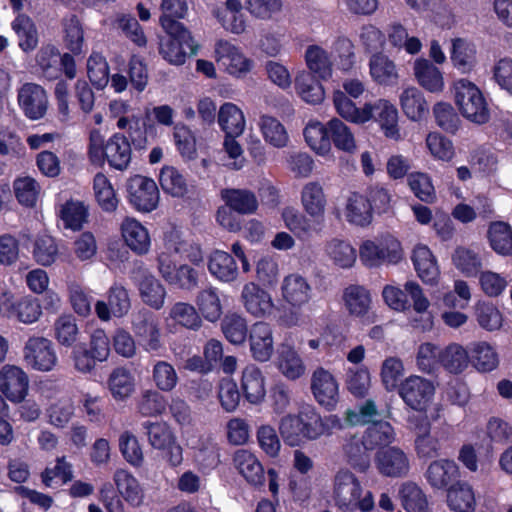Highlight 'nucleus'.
I'll return each instance as SVG.
<instances>
[{
    "instance_id": "nucleus-6",
    "label": "nucleus",
    "mask_w": 512,
    "mask_h": 512,
    "mask_svg": "<svg viewBox=\"0 0 512 512\" xmlns=\"http://www.w3.org/2000/svg\"><path fill=\"white\" fill-rule=\"evenodd\" d=\"M36 62L42 75L49 81L59 80L55 87L59 113H64V79L60 78L64 71V55L52 44L43 45L36 55Z\"/></svg>"
},
{
    "instance_id": "nucleus-30",
    "label": "nucleus",
    "mask_w": 512,
    "mask_h": 512,
    "mask_svg": "<svg viewBox=\"0 0 512 512\" xmlns=\"http://www.w3.org/2000/svg\"><path fill=\"white\" fill-rule=\"evenodd\" d=\"M458 475V466L453 460L440 459L431 462L425 472L427 482L435 489L447 488Z\"/></svg>"
},
{
    "instance_id": "nucleus-52",
    "label": "nucleus",
    "mask_w": 512,
    "mask_h": 512,
    "mask_svg": "<svg viewBox=\"0 0 512 512\" xmlns=\"http://www.w3.org/2000/svg\"><path fill=\"white\" fill-rule=\"evenodd\" d=\"M402 506L407 512H429L426 495L413 482H405L399 490Z\"/></svg>"
},
{
    "instance_id": "nucleus-56",
    "label": "nucleus",
    "mask_w": 512,
    "mask_h": 512,
    "mask_svg": "<svg viewBox=\"0 0 512 512\" xmlns=\"http://www.w3.org/2000/svg\"><path fill=\"white\" fill-rule=\"evenodd\" d=\"M159 183L163 191L173 197H183L188 192L185 177L173 166H164L161 169Z\"/></svg>"
},
{
    "instance_id": "nucleus-44",
    "label": "nucleus",
    "mask_w": 512,
    "mask_h": 512,
    "mask_svg": "<svg viewBox=\"0 0 512 512\" xmlns=\"http://www.w3.org/2000/svg\"><path fill=\"white\" fill-rule=\"evenodd\" d=\"M320 80L306 71L297 75L295 79L296 89L301 98L307 103L319 104L323 101L325 92Z\"/></svg>"
},
{
    "instance_id": "nucleus-22",
    "label": "nucleus",
    "mask_w": 512,
    "mask_h": 512,
    "mask_svg": "<svg viewBox=\"0 0 512 512\" xmlns=\"http://www.w3.org/2000/svg\"><path fill=\"white\" fill-rule=\"evenodd\" d=\"M217 62L231 75L240 76L250 71L252 62L232 44L219 41L215 50Z\"/></svg>"
},
{
    "instance_id": "nucleus-60",
    "label": "nucleus",
    "mask_w": 512,
    "mask_h": 512,
    "mask_svg": "<svg viewBox=\"0 0 512 512\" xmlns=\"http://www.w3.org/2000/svg\"><path fill=\"white\" fill-rule=\"evenodd\" d=\"M93 190L99 206L106 212L117 208L118 200L115 191L103 173H97L93 180Z\"/></svg>"
},
{
    "instance_id": "nucleus-5",
    "label": "nucleus",
    "mask_w": 512,
    "mask_h": 512,
    "mask_svg": "<svg viewBox=\"0 0 512 512\" xmlns=\"http://www.w3.org/2000/svg\"><path fill=\"white\" fill-rule=\"evenodd\" d=\"M359 256L367 267H378L400 262L403 258V250L395 237L387 235L378 242L365 241L360 247Z\"/></svg>"
},
{
    "instance_id": "nucleus-51",
    "label": "nucleus",
    "mask_w": 512,
    "mask_h": 512,
    "mask_svg": "<svg viewBox=\"0 0 512 512\" xmlns=\"http://www.w3.org/2000/svg\"><path fill=\"white\" fill-rule=\"evenodd\" d=\"M164 249L172 252L175 257L179 256L195 264L203 259L201 248L197 244L181 239L176 233H171L165 238Z\"/></svg>"
},
{
    "instance_id": "nucleus-55",
    "label": "nucleus",
    "mask_w": 512,
    "mask_h": 512,
    "mask_svg": "<svg viewBox=\"0 0 512 512\" xmlns=\"http://www.w3.org/2000/svg\"><path fill=\"white\" fill-rule=\"evenodd\" d=\"M169 318L176 324L190 329L198 330L202 319L196 308L187 302H176L169 310Z\"/></svg>"
},
{
    "instance_id": "nucleus-62",
    "label": "nucleus",
    "mask_w": 512,
    "mask_h": 512,
    "mask_svg": "<svg viewBox=\"0 0 512 512\" xmlns=\"http://www.w3.org/2000/svg\"><path fill=\"white\" fill-rule=\"evenodd\" d=\"M13 189L19 204L29 208L36 205L40 186L34 178L29 176L16 178L13 182Z\"/></svg>"
},
{
    "instance_id": "nucleus-13",
    "label": "nucleus",
    "mask_w": 512,
    "mask_h": 512,
    "mask_svg": "<svg viewBox=\"0 0 512 512\" xmlns=\"http://www.w3.org/2000/svg\"><path fill=\"white\" fill-rule=\"evenodd\" d=\"M107 301H97L95 311L97 316L103 320H110L111 316L122 317L131 308V300L126 287L119 282H114L106 293Z\"/></svg>"
},
{
    "instance_id": "nucleus-37",
    "label": "nucleus",
    "mask_w": 512,
    "mask_h": 512,
    "mask_svg": "<svg viewBox=\"0 0 512 512\" xmlns=\"http://www.w3.org/2000/svg\"><path fill=\"white\" fill-rule=\"evenodd\" d=\"M448 506L456 512H472L475 507V494L472 486L458 481L447 490Z\"/></svg>"
},
{
    "instance_id": "nucleus-49",
    "label": "nucleus",
    "mask_w": 512,
    "mask_h": 512,
    "mask_svg": "<svg viewBox=\"0 0 512 512\" xmlns=\"http://www.w3.org/2000/svg\"><path fill=\"white\" fill-rule=\"evenodd\" d=\"M259 126L264 140L275 148H284L289 142V135L283 124L275 117L263 115Z\"/></svg>"
},
{
    "instance_id": "nucleus-47",
    "label": "nucleus",
    "mask_w": 512,
    "mask_h": 512,
    "mask_svg": "<svg viewBox=\"0 0 512 512\" xmlns=\"http://www.w3.org/2000/svg\"><path fill=\"white\" fill-rule=\"evenodd\" d=\"M343 299L351 315L363 317L370 309L371 296L363 286L350 285L344 290Z\"/></svg>"
},
{
    "instance_id": "nucleus-43",
    "label": "nucleus",
    "mask_w": 512,
    "mask_h": 512,
    "mask_svg": "<svg viewBox=\"0 0 512 512\" xmlns=\"http://www.w3.org/2000/svg\"><path fill=\"white\" fill-rule=\"evenodd\" d=\"M414 74L419 84L430 92L443 89V77L437 67L426 59H418L414 64Z\"/></svg>"
},
{
    "instance_id": "nucleus-39",
    "label": "nucleus",
    "mask_w": 512,
    "mask_h": 512,
    "mask_svg": "<svg viewBox=\"0 0 512 512\" xmlns=\"http://www.w3.org/2000/svg\"><path fill=\"white\" fill-rule=\"evenodd\" d=\"M370 74L380 85H395L399 75L395 63L388 56L377 53L369 61Z\"/></svg>"
},
{
    "instance_id": "nucleus-40",
    "label": "nucleus",
    "mask_w": 512,
    "mask_h": 512,
    "mask_svg": "<svg viewBox=\"0 0 512 512\" xmlns=\"http://www.w3.org/2000/svg\"><path fill=\"white\" fill-rule=\"evenodd\" d=\"M333 104L336 112L346 121L363 124L368 121L367 103L362 107H356L355 103L342 90L333 92Z\"/></svg>"
},
{
    "instance_id": "nucleus-8",
    "label": "nucleus",
    "mask_w": 512,
    "mask_h": 512,
    "mask_svg": "<svg viewBox=\"0 0 512 512\" xmlns=\"http://www.w3.org/2000/svg\"><path fill=\"white\" fill-rule=\"evenodd\" d=\"M431 381L416 375L406 378L398 388V394L404 403L416 412H426L434 395Z\"/></svg>"
},
{
    "instance_id": "nucleus-18",
    "label": "nucleus",
    "mask_w": 512,
    "mask_h": 512,
    "mask_svg": "<svg viewBox=\"0 0 512 512\" xmlns=\"http://www.w3.org/2000/svg\"><path fill=\"white\" fill-rule=\"evenodd\" d=\"M368 121L374 119L379 123L386 137L398 140L400 132L398 127V111L387 100L380 99L375 103H367Z\"/></svg>"
},
{
    "instance_id": "nucleus-14",
    "label": "nucleus",
    "mask_w": 512,
    "mask_h": 512,
    "mask_svg": "<svg viewBox=\"0 0 512 512\" xmlns=\"http://www.w3.org/2000/svg\"><path fill=\"white\" fill-rule=\"evenodd\" d=\"M311 391L316 401L327 410H333L339 401V386L331 372L316 368L311 375Z\"/></svg>"
},
{
    "instance_id": "nucleus-28",
    "label": "nucleus",
    "mask_w": 512,
    "mask_h": 512,
    "mask_svg": "<svg viewBox=\"0 0 512 512\" xmlns=\"http://www.w3.org/2000/svg\"><path fill=\"white\" fill-rule=\"evenodd\" d=\"M282 219L285 226L302 240L309 239L314 233L321 231L322 224H316L313 218H307V216L293 207L283 209Z\"/></svg>"
},
{
    "instance_id": "nucleus-59",
    "label": "nucleus",
    "mask_w": 512,
    "mask_h": 512,
    "mask_svg": "<svg viewBox=\"0 0 512 512\" xmlns=\"http://www.w3.org/2000/svg\"><path fill=\"white\" fill-rule=\"evenodd\" d=\"M451 60L460 71L469 72L476 62L474 45L463 39H455L452 43Z\"/></svg>"
},
{
    "instance_id": "nucleus-9",
    "label": "nucleus",
    "mask_w": 512,
    "mask_h": 512,
    "mask_svg": "<svg viewBox=\"0 0 512 512\" xmlns=\"http://www.w3.org/2000/svg\"><path fill=\"white\" fill-rule=\"evenodd\" d=\"M130 277L138 286L140 297L145 304L156 310L163 307L166 290L159 280L144 267L142 262L135 263L130 272Z\"/></svg>"
},
{
    "instance_id": "nucleus-57",
    "label": "nucleus",
    "mask_w": 512,
    "mask_h": 512,
    "mask_svg": "<svg viewBox=\"0 0 512 512\" xmlns=\"http://www.w3.org/2000/svg\"><path fill=\"white\" fill-rule=\"evenodd\" d=\"M492 249L501 255H512V230L504 222L492 223L488 230Z\"/></svg>"
},
{
    "instance_id": "nucleus-19",
    "label": "nucleus",
    "mask_w": 512,
    "mask_h": 512,
    "mask_svg": "<svg viewBox=\"0 0 512 512\" xmlns=\"http://www.w3.org/2000/svg\"><path fill=\"white\" fill-rule=\"evenodd\" d=\"M252 357L258 362H267L274 352L273 329L266 322H256L249 331Z\"/></svg>"
},
{
    "instance_id": "nucleus-42",
    "label": "nucleus",
    "mask_w": 512,
    "mask_h": 512,
    "mask_svg": "<svg viewBox=\"0 0 512 512\" xmlns=\"http://www.w3.org/2000/svg\"><path fill=\"white\" fill-rule=\"evenodd\" d=\"M347 220L358 226H367L372 221V205L359 193H351L346 204Z\"/></svg>"
},
{
    "instance_id": "nucleus-54",
    "label": "nucleus",
    "mask_w": 512,
    "mask_h": 512,
    "mask_svg": "<svg viewBox=\"0 0 512 512\" xmlns=\"http://www.w3.org/2000/svg\"><path fill=\"white\" fill-rule=\"evenodd\" d=\"M90 222L89 205L82 200H66V229L82 231Z\"/></svg>"
},
{
    "instance_id": "nucleus-10",
    "label": "nucleus",
    "mask_w": 512,
    "mask_h": 512,
    "mask_svg": "<svg viewBox=\"0 0 512 512\" xmlns=\"http://www.w3.org/2000/svg\"><path fill=\"white\" fill-rule=\"evenodd\" d=\"M132 331L146 351H157L161 348L159 320L150 310L141 309L132 316Z\"/></svg>"
},
{
    "instance_id": "nucleus-17",
    "label": "nucleus",
    "mask_w": 512,
    "mask_h": 512,
    "mask_svg": "<svg viewBox=\"0 0 512 512\" xmlns=\"http://www.w3.org/2000/svg\"><path fill=\"white\" fill-rule=\"evenodd\" d=\"M29 388V379L24 370L15 365H4L0 370V391L11 402H22Z\"/></svg>"
},
{
    "instance_id": "nucleus-20",
    "label": "nucleus",
    "mask_w": 512,
    "mask_h": 512,
    "mask_svg": "<svg viewBox=\"0 0 512 512\" xmlns=\"http://www.w3.org/2000/svg\"><path fill=\"white\" fill-rule=\"evenodd\" d=\"M132 145L128 134L112 135L104 146V157L108 164L116 170H126L131 162Z\"/></svg>"
},
{
    "instance_id": "nucleus-24",
    "label": "nucleus",
    "mask_w": 512,
    "mask_h": 512,
    "mask_svg": "<svg viewBox=\"0 0 512 512\" xmlns=\"http://www.w3.org/2000/svg\"><path fill=\"white\" fill-rule=\"evenodd\" d=\"M275 364L279 371L290 380H296L305 373L302 358L294 346L286 341L277 348Z\"/></svg>"
},
{
    "instance_id": "nucleus-27",
    "label": "nucleus",
    "mask_w": 512,
    "mask_h": 512,
    "mask_svg": "<svg viewBox=\"0 0 512 512\" xmlns=\"http://www.w3.org/2000/svg\"><path fill=\"white\" fill-rule=\"evenodd\" d=\"M233 463L249 484L253 486H262L264 484V468L251 452L244 449L236 451Z\"/></svg>"
},
{
    "instance_id": "nucleus-64",
    "label": "nucleus",
    "mask_w": 512,
    "mask_h": 512,
    "mask_svg": "<svg viewBox=\"0 0 512 512\" xmlns=\"http://www.w3.org/2000/svg\"><path fill=\"white\" fill-rule=\"evenodd\" d=\"M108 385L114 398L124 399L134 390V378L128 369L117 367L111 372Z\"/></svg>"
},
{
    "instance_id": "nucleus-46",
    "label": "nucleus",
    "mask_w": 512,
    "mask_h": 512,
    "mask_svg": "<svg viewBox=\"0 0 512 512\" xmlns=\"http://www.w3.org/2000/svg\"><path fill=\"white\" fill-rule=\"evenodd\" d=\"M328 136L330 144L341 151L353 153L356 150V141L354 133L340 119L332 118L327 122Z\"/></svg>"
},
{
    "instance_id": "nucleus-38",
    "label": "nucleus",
    "mask_w": 512,
    "mask_h": 512,
    "mask_svg": "<svg viewBox=\"0 0 512 512\" xmlns=\"http://www.w3.org/2000/svg\"><path fill=\"white\" fill-rule=\"evenodd\" d=\"M221 197L225 205L238 214H252L258 208V201L255 194L247 189H223L221 191Z\"/></svg>"
},
{
    "instance_id": "nucleus-36",
    "label": "nucleus",
    "mask_w": 512,
    "mask_h": 512,
    "mask_svg": "<svg viewBox=\"0 0 512 512\" xmlns=\"http://www.w3.org/2000/svg\"><path fill=\"white\" fill-rule=\"evenodd\" d=\"M113 480L119 494L132 506L138 507L143 503L144 493L137 479L128 471L118 469Z\"/></svg>"
},
{
    "instance_id": "nucleus-1",
    "label": "nucleus",
    "mask_w": 512,
    "mask_h": 512,
    "mask_svg": "<svg viewBox=\"0 0 512 512\" xmlns=\"http://www.w3.org/2000/svg\"><path fill=\"white\" fill-rule=\"evenodd\" d=\"M332 497L342 512H368L374 507L372 493L364 489L357 476L347 468L339 469L334 475Z\"/></svg>"
},
{
    "instance_id": "nucleus-32",
    "label": "nucleus",
    "mask_w": 512,
    "mask_h": 512,
    "mask_svg": "<svg viewBox=\"0 0 512 512\" xmlns=\"http://www.w3.org/2000/svg\"><path fill=\"white\" fill-rule=\"evenodd\" d=\"M412 262L419 278L425 283H434L439 276V267L430 249L425 245L414 248Z\"/></svg>"
},
{
    "instance_id": "nucleus-23",
    "label": "nucleus",
    "mask_w": 512,
    "mask_h": 512,
    "mask_svg": "<svg viewBox=\"0 0 512 512\" xmlns=\"http://www.w3.org/2000/svg\"><path fill=\"white\" fill-rule=\"evenodd\" d=\"M283 300L293 308H300L309 302L311 287L307 280L299 274H290L281 284Z\"/></svg>"
},
{
    "instance_id": "nucleus-12",
    "label": "nucleus",
    "mask_w": 512,
    "mask_h": 512,
    "mask_svg": "<svg viewBox=\"0 0 512 512\" xmlns=\"http://www.w3.org/2000/svg\"><path fill=\"white\" fill-rule=\"evenodd\" d=\"M18 105L24 116L36 121L42 119L48 110V97L45 89L36 83H25L18 90Z\"/></svg>"
},
{
    "instance_id": "nucleus-61",
    "label": "nucleus",
    "mask_w": 512,
    "mask_h": 512,
    "mask_svg": "<svg viewBox=\"0 0 512 512\" xmlns=\"http://www.w3.org/2000/svg\"><path fill=\"white\" fill-rule=\"evenodd\" d=\"M363 437L368 447L374 450L377 446H388L392 443L395 440V431L389 422L380 420L372 423Z\"/></svg>"
},
{
    "instance_id": "nucleus-16",
    "label": "nucleus",
    "mask_w": 512,
    "mask_h": 512,
    "mask_svg": "<svg viewBox=\"0 0 512 512\" xmlns=\"http://www.w3.org/2000/svg\"><path fill=\"white\" fill-rule=\"evenodd\" d=\"M375 464L380 474L399 478L408 475L410 461L407 454L396 446H388L377 451Z\"/></svg>"
},
{
    "instance_id": "nucleus-31",
    "label": "nucleus",
    "mask_w": 512,
    "mask_h": 512,
    "mask_svg": "<svg viewBox=\"0 0 512 512\" xmlns=\"http://www.w3.org/2000/svg\"><path fill=\"white\" fill-rule=\"evenodd\" d=\"M208 270L212 276L221 282L230 283L238 277V266L232 255L225 251L216 250L209 256Z\"/></svg>"
},
{
    "instance_id": "nucleus-50",
    "label": "nucleus",
    "mask_w": 512,
    "mask_h": 512,
    "mask_svg": "<svg viewBox=\"0 0 512 512\" xmlns=\"http://www.w3.org/2000/svg\"><path fill=\"white\" fill-rule=\"evenodd\" d=\"M470 363L481 372L494 370L499 363L498 355L486 342H475L469 346Z\"/></svg>"
},
{
    "instance_id": "nucleus-25",
    "label": "nucleus",
    "mask_w": 512,
    "mask_h": 512,
    "mask_svg": "<svg viewBox=\"0 0 512 512\" xmlns=\"http://www.w3.org/2000/svg\"><path fill=\"white\" fill-rule=\"evenodd\" d=\"M301 203L305 212L314 219V222L316 224H322L326 197L319 183L309 182L304 185L301 192Z\"/></svg>"
},
{
    "instance_id": "nucleus-33",
    "label": "nucleus",
    "mask_w": 512,
    "mask_h": 512,
    "mask_svg": "<svg viewBox=\"0 0 512 512\" xmlns=\"http://www.w3.org/2000/svg\"><path fill=\"white\" fill-rule=\"evenodd\" d=\"M11 28L18 38L19 48L29 53L38 45V31L34 21L26 14H18L11 22Z\"/></svg>"
},
{
    "instance_id": "nucleus-21",
    "label": "nucleus",
    "mask_w": 512,
    "mask_h": 512,
    "mask_svg": "<svg viewBox=\"0 0 512 512\" xmlns=\"http://www.w3.org/2000/svg\"><path fill=\"white\" fill-rule=\"evenodd\" d=\"M241 300L246 311L254 317H266L274 307L270 294L255 283L244 285Z\"/></svg>"
},
{
    "instance_id": "nucleus-7",
    "label": "nucleus",
    "mask_w": 512,
    "mask_h": 512,
    "mask_svg": "<svg viewBox=\"0 0 512 512\" xmlns=\"http://www.w3.org/2000/svg\"><path fill=\"white\" fill-rule=\"evenodd\" d=\"M197 49L198 45L187 28L175 34L166 32L165 36L159 38V53L172 65L184 64L187 56L195 55Z\"/></svg>"
},
{
    "instance_id": "nucleus-48",
    "label": "nucleus",
    "mask_w": 512,
    "mask_h": 512,
    "mask_svg": "<svg viewBox=\"0 0 512 512\" xmlns=\"http://www.w3.org/2000/svg\"><path fill=\"white\" fill-rule=\"evenodd\" d=\"M309 71L318 79L327 80L332 75V62L328 53L319 46H309L305 52Z\"/></svg>"
},
{
    "instance_id": "nucleus-34",
    "label": "nucleus",
    "mask_w": 512,
    "mask_h": 512,
    "mask_svg": "<svg viewBox=\"0 0 512 512\" xmlns=\"http://www.w3.org/2000/svg\"><path fill=\"white\" fill-rule=\"evenodd\" d=\"M160 9L162 15L160 17V24L165 32L175 34L179 31L183 32L186 28L178 19L183 18L188 10L185 0H162Z\"/></svg>"
},
{
    "instance_id": "nucleus-26",
    "label": "nucleus",
    "mask_w": 512,
    "mask_h": 512,
    "mask_svg": "<svg viewBox=\"0 0 512 512\" xmlns=\"http://www.w3.org/2000/svg\"><path fill=\"white\" fill-rule=\"evenodd\" d=\"M371 451L364 437L353 436L343 445L347 463L356 471L365 473L371 465Z\"/></svg>"
},
{
    "instance_id": "nucleus-4",
    "label": "nucleus",
    "mask_w": 512,
    "mask_h": 512,
    "mask_svg": "<svg viewBox=\"0 0 512 512\" xmlns=\"http://www.w3.org/2000/svg\"><path fill=\"white\" fill-rule=\"evenodd\" d=\"M0 315L24 324H32L42 315V306L33 296H20L4 291L0 293Z\"/></svg>"
},
{
    "instance_id": "nucleus-58",
    "label": "nucleus",
    "mask_w": 512,
    "mask_h": 512,
    "mask_svg": "<svg viewBox=\"0 0 512 512\" xmlns=\"http://www.w3.org/2000/svg\"><path fill=\"white\" fill-rule=\"evenodd\" d=\"M196 304L203 317L214 322L222 315V306L217 293L213 287L201 290L196 297Z\"/></svg>"
},
{
    "instance_id": "nucleus-45",
    "label": "nucleus",
    "mask_w": 512,
    "mask_h": 512,
    "mask_svg": "<svg viewBox=\"0 0 512 512\" xmlns=\"http://www.w3.org/2000/svg\"><path fill=\"white\" fill-rule=\"evenodd\" d=\"M470 363V350L452 343L441 349L440 364L450 373L458 374L464 371Z\"/></svg>"
},
{
    "instance_id": "nucleus-35",
    "label": "nucleus",
    "mask_w": 512,
    "mask_h": 512,
    "mask_svg": "<svg viewBox=\"0 0 512 512\" xmlns=\"http://www.w3.org/2000/svg\"><path fill=\"white\" fill-rule=\"evenodd\" d=\"M122 235L135 253L146 254L150 248V236L147 229L134 219H126L122 224Z\"/></svg>"
},
{
    "instance_id": "nucleus-3",
    "label": "nucleus",
    "mask_w": 512,
    "mask_h": 512,
    "mask_svg": "<svg viewBox=\"0 0 512 512\" xmlns=\"http://www.w3.org/2000/svg\"><path fill=\"white\" fill-rule=\"evenodd\" d=\"M455 101L462 115L468 120L477 124L488 122L490 113L487 103L472 82L461 79L455 83Z\"/></svg>"
},
{
    "instance_id": "nucleus-15",
    "label": "nucleus",
    "mask_w": 512,
    "mask_h": 512,
    "mask_svg": "<svg viewBox=\"0 0 512 512\" xmlns=\"http://www.w3.org/2000/svg\"><path fill=\"white\" fill-rule=\"evenodd\" d=\"M24 359L29 366L38 371H50L57 362L52 342L44 337L28 339L24 347Z\"/></svg>"
},
{
    "instance_id": "nucleus-11",
    "label": "nucleus",
    "mask_w": 512,
    "mask_h": 512,
    "mask_svg": "<svg viewBox=\"0 0 512 512\" xmlns=\"http://www.w3.org/2000/svg\"><path fill=\"white\" fill-rule=\"evenodd\" d=\"M130 203L139 211L150 212L157 207L159 190L151 178L135 175L128 180Z\"/></svg>"
},
{
    "instance_id": "nucleus-2",
    "label": "nucleus",
    "mask_w": 512,
    "mask_h": 512,
    "mask_svg": "<svg viewBox=\"0 0 512 512\" xmlns=\"http://www.w3.org/2000/svg\"><path fill=\"white\" fill-rule=\"evenodd\" d=\"M130 109V105L122 100H114L109 104L111 116L118 119L117 128L126 131L135 149H146L150 144V139L156 138V124L150 121L149 110H145V117L141 118L136 115H128Z\"/></svg>"
},
{
    "instance_id": "nucleus-53",
    "label": "nucleus",
    "mask_w": 512,
    "mask_h": 512,
    "mask_svg": "<svg viewBox=\"0 0 512 512\" xmlns=\"http://www.w3.org/2000/svg\"><path fill=\"white\" fill-rule=\"evenodd\" d=\"M218 123L227 135L239 136L245 128V119L242 111L232 103L221 106L218 114Z\"/></svg>"
},
{
    "instance_id": "nucleus-29",
    "label": "nucleus",
    "mask_w": 512,
    "mask_h": 512,
    "mask_svg": "<svg viewBox=\"0 0 512 512\" xmlns=\"http://www.w3.org/2000/svg\"><path fill=\"white\" fill-rule=\"evenodd\" d=\"M241 388L249 403L259 404L264 400L266 395L265 378L257 366L248 365L244 368Z\"/></svg>"
},
{
    "instance_id": "nucleus-63",
    "label": "nucleus",
    "mask_w": 512,
    "mask_h": 512,
    "mask_svg": "<svg viewBox=\"0 0 512 512\" xmlns=\"http://www.w3.org/2000/svg\"><path fill=\"white\" fill-rule=\"evenodd\" d=\"M142 426L146 431L149 444L155 449H165L176 439L172 430L165 422L145 421Z\"/></svg>"
},
{
    "instance_id": "nucleus-41",
    "label": "nucleus",
    "mask_w": 512,
    "mask_h": 512,
    "mask_svg": "<svg viewBox=\"0 0 512 512\" xmlns=\"http://www.w3.org/2000/svg\"><path fill=\"white\" fill-rule=\"evenodd\" d=\"M404 114L413 121L422 119L428 113V104L423 93L416 87H408L400 95Z\"/></svg>"
}]
</instances>
